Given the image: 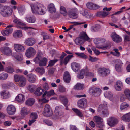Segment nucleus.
I'll list each match as a JSON object with an SVG mask.
<instances>
[{
	"label": "nucleus",
	"mask_w": 130,
	"mask_h": 130,
	"mask_svg": "<svg viewBox=\"0 0 130 130\" xmlns=\"http://www.w3.org/2000/svg\"><path fill=\"white\" fill-rule=\"evenodd\" d=\"M28 81L31 83H34L36 81V77L35 75L31 74L27 76Z\"/></svg>",
	"instance_id": "24"
},
{
	"label": "nucleus",
	"mask_w": 130,
	"mask_h": 130,
	"mask_svg": "<svg viewBox=\"0 0 130 130\" xmlns=\"http://www.w3.org/2000/svg\"><path fill=\"white\" fill-rule=\"evenodd\" d=\"M115 87L116 90L118 91H121L123 87L122 83L120 81H117L116 83Z\"/></svg>",
	"instance_id": "28"
},
{
	"label": "nucleus",
	"mask_w": 130,
	"mask_h": 130,
	"mask_svg": "<svg viewBox=\"0 0 130 130\" xmlns=\"http://www.w3.org/2000/svg\"><path fill=\"white\" fill-rule=\"evenodd\" d=\"M90 93L95 96H99L101 94V90L99 88H95L94 89H90L89 90Z\"/></svg>",
	"instance_id": "13"
},
{
	"label": "nucleus",
	"mask_w": 130,
	"mask_h": 130,
	"mask_svg": "<svg viewBox=\"0 0 130 130\" xmlns=\"http://www.w3.org/2000/svg\"><path fill=\"white\" fill-rule=\"evenodd\" d=\"M63 107L62 106H57L56 107L54 111L55 116L52 117L53 118L55 119H58L59 118L60 116L62 115L63 112L62 111Z\"/></svg>",
	"instance_id": "3"
},
{
	"label": "nucleus",
	"mask_w": 130,
	"mask_h": 130,
	"mask_svg": "<svg viewBox=\"0 0 130 130\" xmlns=\"http://www.w3.org/2000/svg\"><path fill=\"white\" fill-rule=\"evenodd\" d=\"M84 88V85L80 83H77L74 86V88L77 90L83 89Z\"/></svg>",
	"instance_id": "41"
},
{
	"label": "nucleus",
	"mask_w": 130,
	"mask_h": 130,
	"mask_svg": "<svg viewBox=\"0 0 130 130\" xmlns=\"http://www.w3.org/2000/svg\"><path fill=\"white\" fill-rule=\"evenodd\" d=\"M121 119L126 122H130V112L125 114L121 117Z\"/></svg>",
	"instance_id": "21"
},
{
	"label": "nucleus",
	"mask_w": 130,
	"mask_h": 130,
	"mask_svg": "<svg viewBox=\"0 0 130 130\" xmlns=\"http://www.w3.org/2000/svg\"><path fill=\"white\" fill-rule=\"evenodd\" d=\"M105 107L104 106V104H101L100 105L98 108V112H100L101 111H102L104 110V109H105Z\"/></svg>",
	"instance_id": "61"
},
{
	"label": "nucleus",
	"mask_w": 130,
	"mask_h": 130,
	"mask_svg": "<svg viewBox=\"0 0 130 130\" xmlns=\"http://www.w3.org/2000/svg\"><path fill=\"white\" fill-rule=\"evenodd\" d=\"M22 36V31L20 30H17L16 32L14 33L13 36L15 38H19L21 37Z\"/></svg>",
	"instance_id": "44"
},
{
	"label": "nucleus",
	"mask_w": 130,
	"mask_h": 130,
	"mask_svg": "<svg viewBox=\"0 0 130 130\" xmlns=\"http://www.w3.org/2000/svg\"><path fill=\"white\" fill-rule=\"evenodd\" d=\"M102 115L104 117H106L109 114V113L108 110L106 108L102 111Z\"/></svg>",
	"instance_id": "59"
},
{
	"label": "nucleus",
	"mask_w": 130,
	"mask_h": 130,
	"mask_svg": "<svg viewBox=\"0 0 130 130\" xmlns=\"http://www.w3.org/2000/svg\"><path fill=\"white\" fill-rule=\"evenodd\" d=\"M35 100L34 99L30 98L27 100L26 104L28 106H31L33 104Z\"/></svg>",
	"instance_id": "43"
},
{
	"label": "nucleus",
	"mask_w": 130,
	"mask_h": 130,
	"mask_svg": "<svg viewBox=\"0 0 130 130\" xmlns=\"http://www.w3.org/2000/svg\"><path fill=\"white\" fill-rule=\"evenodd\" d=\"M12 56L14 57L18 60L21 61L23 59V57L22 55L20 54L14 53L12 55Z\"/></svg>",
	"instance_id": "35"
},
{
	"label": "nucleus",
	"mask_w": 130,
	"mask_h": 130,
	"mask_svg": "<svg viewBox=\"0 0 130 130\" xmlns=\"http://www.w3.org/2000/svg\"><path fill=\"white\" fill-rule=\"evenodd\" d=\"M47 61V59L46 58H42L39 63V66H45L46 65Z\"/></svg>",
	"instance_id": "38"
},
{
	"label": "nucleus",
	"mask_w": 130,
	"mask_h": 130,
	"mask_svg": "<svg viewBox=\"0 0 130 130\" xmlns=\"http://www.w3.org/2000/svg\"><path fill=\"white\" fill-rule=\"evenodd\" d=\"M35 71L41 75L42 74L45 72L44 69L43 67H37L35 69Z\"/></svg>",
	"instance_id": "45"
},
{
	"label": "nucleus",
	"mask_w": 130,
	"mask_h": 130,
	"mask_svg": "<svg viewBox=\"0 0 130 130\" xmlns=\"http://www.w3.org/2000/svg\"><path fill=\"white\" fill-rule=\"evenodd\" d=\"M68 13L69 17L71 18L75 19L77 17V15L74 9H70Z\"/></svg>",
	"instance_id": "18"
},
{
	"label": "nucleus",
	"mask_w": 130,
	"mask_h": 130,
	"mask_svg": "<svg viewBox=\"0 0 130 130\" xmlns=\"http://www.w3.org/2000/svg\"><path fill=\"white\" fill-rule=\"evenodd\" d=\"M2 98L4 99H7L10 97L9 92L7 91H3L1 93Z\"/></svg>",
	"instance_id": "26"
},
{
	"label": "nucleus",
	"mask_w": 130,
	"mask_h": 130,
	"mask_svg": "<svg viewBox=\"0 0 130 130\" xmlns=\"http://www.w3.org/2000/svg\"><path fill=\"white\" fill-rule=\"evenodd\" d=\"M8 76L7 73H3L0 74V79L5 80L6 79Z\"/></svg>",
	"instance_id": "56"
},
{
	"label": "nucleus",
	"mask_w": 130,
	"mask_h": 130,
	"mask_svg": "<svg viewBox=\"0 0 130 130\" xmlns=\"http://www.w3.org/2000/svg\"><path fill=\"white\" fill-rule=\"evenodd\" d=\"M105 41V39L102 38H100L95 40L94 42L96 44H98L100 43H103Z\"/></svg>",
	"instance_id": "47"
},
{
	"label": "nucleus",
	"mask_w": 130,
	"mask_h": 130,
	"mask_svg": "<svg viewBox=\"0 0 130 130\" xmlns=\"http://www.w3.org/2000/svg\"><path fill=\"white\" fill-rule=\"evenodd\" d=\"M98 72L100 75L103 77L107 76L110 72L109 69L104 67L99 68L98 69Z\"/></svg>",
	"instance_id": "4"
},
{
	"label": "nucleus",
	"mask_w": 130,
	"mask_h": 130,
	"mask_svg": "<svg viewBox=\"0 0 130 130\" xmlns=\"http://www.w3.org/2000/svg\"><path fill=\"white\" fill-rule=\"evenodd\" d=\"M110 14V12H106L104 11H101L98 12L97 15L99 17H105Z\"/></svg>",
	"instance_id": "34"
},
{
	"label": "nucleus",
	"mask_w": 130,
	"mask_h": 130,
	"mask_svg": "<svg viewBox=\"0 0 130 130\" xmlns=\"http://www.w3.org/2000/svg\"><path fill=\"white\" fill-rule=\"evenodd\" d=\"M85 42V41H90V39L88 36L87 34L85 32L81 33L79 36Z\"/></svg>",
	"instance_id": "20"
},
{
	"label": "nucleus",
	"mask_w": 130,
	"mask_h": 130,
	"mask_svg": "<svg viewBox=\"0 0 130 130\" xmlns=\"http://www.w3.org/2000/svg\"><path fill=\"white\" fill-rule=\"evenodd\" d=\"M87 103V99L85 98H83L80 99L78 101L77 105L79 107L83 109L86 107Z\"/></svg>",
	"instance_id": "10"
},
{
	"label": "nucleus",
	"mask_w": 130,
	"mask_h": 130,
	"mask_svg": "<svg viewBox=\"0 0 130 130\" xmlns=\"http://www.w3.org/2000/svg\"><path fill=\"white\" fill-rule=\"evenodd\" d=\"M38 117V115L35 112H32L30 115V118L31 119L36 120Z\"/></svg>",
	"instance_id": "55"
},
{
	"label": "nucleus",
	"mask_w": 130,
	"mask_h": 130,
	"mask_svg": "<svg viewBox=\"0 0 130 130\" xmlns=\"http://www.w3.org/2000/svg\"><path fill=\"white\" fill-rule=\"evenodd\" d=\"M55 93L53 90H51L48 92L47 90L45 91L44 93L42 95L43 97H44L46 95L47 97H50L53 95Z\"/></svg>",
	"instance_id": "32"
},
{
	"label": "nucleus",
	"mask_w": 130,
	"mask_h": 130,
	"mask_svg": "<svg viewBox=\"0 0 130 130\" xmlns=\"http://www.w3.org/2000/svg\"><path fill=\"white\" fill-rule=\"evenodd\" d=\"M25 19L28 23H33L36 21L35 18L34 16H27L25 17Z\"/></svg>",
	"instance_id": "33"
},
{
	"label": "nucleus",
	"mask_w": 130,
	"mask_h": 130,
	"mask_svg": "<svg viewBox=\"0 0 130 130\" xmlns=\"http://www.w3.org/2000/svg\"><path fill=\"white\" fill-rule=\"evenodd\" d=\"M122 65H119V64H116L115 66V68L118 72H121L122 70Z\"/></svg>",
	"instance_id": "54"
},
{
	"label": "nucleus",
	"mask_w": 130,
	"mask_h": 130,
	"mask_svg": "<svg viewBox=\"0 0 130 130\" xmlns=\"http://www.w3.org/2000/svg\"><path fill=\"white\" fill-rule=\"evenodd\" d=\"M44 91V90L43 89L40 88H38L36 90L34 93L36 95L39 96L41 95Z\"/></svg>",
	"instance_id": "40"
},
{
	"label": "nucleus",
	"mask_w": 130,
	"mask_h": 130,
	"mask_svg": "<svg viewBox=\"0 0 130 130\" xmlns=\"http://www.w3.org/2000/svg\"><path fill=\"white\" fill-rule=\"evenodd\" d=\"M12 10L8 6H5L2 8L0 10L1 14L4 17L10 15L12 14Z\"/></svg>",
	"instance_id": "2"
},
{
	"label": "nucleus",
	"mask_w": 130,
	"mask_h": 130,
	"mask_svg": "<svg viewBox=\"0 0 130 130\" xmlns=\"http://www.w3.org/2000/svg\"><path fill=\"white\" fill-rule=\"evenodd\" d=\"M113 50L115 51V52H111L110 53L111 54H112L114 56L117 57H119L120 56V52L118 51V49H114Z\"/></svg>",
	"instance_id": "52"
},
{
	"label": "nucleus",
	"mask_w": 130,
	"mask_h": 130,
	"mask_svg": "<svg viewBox=\"0 0 130 130\" xmlns=\"http://www.w3.org/2000/svg\"><path fill=\"white\" fill-rule=\"evenodd\" d=\"M1 51L3 53L7 56H9L11 54L12 51L9 47H4L1 49Z\"/></svg>",
	"instance_id": "14"
},
{
	"label": "nucleus",
	"mask_w": 130,
	"mask_h": 130,
	"mask_svg": "<svg viewBox=\"0 0 130 130\" xmlns=\"http://www.w3.org/2000/svg\"><path fill=\"white\" fill-rule=\"evenodd\" d=\"M74 42L76 44L79 45H81L84 42V40H82L79 36L75 40Z\"/></svg>",
	"instance_id": "36"
},
{
	"label": "nucleus",
	"mask_w": 130,
	"mask_h": 130,
	"mask_svg": "<svg viewBox=\"0 0 130 130\" xmlns=\"http://www.w3.org/2000/svg\"><path fill=\"white\" fill-rule=\"evenodd\" d=\"M124 93L127 99L130 101V91L128 89H126L124 91Z\"/></svg>",
	"instance_id": "51"
},
{
	"label": "nucleus",
	"mask_w": 130,
	"mask_h": 130,
	"mask_svg": "<svg viewBox=\"0 0 130 130\" xmlns=\"http://www.w3.org/2000/svg\"><path fill=\"white\" fill-rule=\"evenodd\" d=\"M129 106L127 103L126 102H124L123 103L121 104L120 106V109L121 110L125 109L126 108L128 107Z\"/></svg>",
	"instance_id": "57"
},
{
	"label": "nucleus",
	"mask_w": 130,
	"mask_h": 130,
	"mask_svg": "<svg viewBox=\"0 0 130 130\" xmlns=\"http://www.w3.org/2000/svg\"><path fill=\"white\" fill-rule=\"evenodd\" d=\"M111 37L113 40L116 42H120L122 41V38L115 33H112L111 35Z\"/></svg>",
	"instance_id": "17"
},
{
	"label": "nucleus",
	"mask_w": 130,
	"mask_h": 130,
	"mask_svg": "<svg viewBox=\"0 0 130 130\" xmlns=\"http://www.w3.org/2000/svg\"><path fill=\"white\" fill-rule=\"evenodd\" d=\"M60 100L62 102L64 106L66 107V109L68 110V109L67 108L68 105L67 104L68 101L66 97L63 96H61L60 97Z\"/></svg>",
	"instance_id": "30"
},
{
	"label": "nucleus",
	"mask_w": 130,
	"mask_h": 130,
	"mask_svg": "<svg viewBox=\"0 0 130 130\" xmlns=\"http://www.w3.org/2000/svg\"><path fill=\"white\" fill-rule=\"evenodd\" d=\"M19 12L22 15L25 12V8L24 6H21L18 8Z\"/></svg>",
	"instance_id": "49"
},
{
	"label": "nucleus",
	"mask_w": 130,
	"mask_h": 130,
	"mask_svg": "<svg viewBox=\"0 0 130 130\" xmlns=\"http://www.w3.org/2000/svg\"><path fill=\"white\" fill-rule=\"evenodd\" d=\"M104 96L109 99L111 101H113L114 100V98L112 93L110 91H107L104 94Z\"/></svg>",
	"instance_id": "23"
},
{
	"label": "nucleus",
	"mask_w": 130,
	"mask_h": 130,
	"mask_svg": "<svg viewBox=\"0 0 130 130\" xmlns=\"http://www.w3.org/2000/svg\"><path fill=\"white\" fill-rule=\"evenodd\" d=\"M86 5L87 8L91 9H97L99 8L98 5L94 4L91 2L87 3Z\"/></svg>",
	"instance_id": "16"
},
{
	"label": "nucleus",
	"mask_w": 130,
	"mask_h": 130,
	"mask_svg": "<svg viewBox=\"0 0 130 130\" xmlns=\"http://www.w3.org/2000/svg\"><path fill=\"white\" fill-rule=\"evenodd\" d=\"M13 26L10 25L7 26L6 29L2 31V34L4 36H8L12 33L13 31V29L11 28Z\"/></svg>",
	"instance_id": "12"
},
{
	"label": "nucleus",
	"mask_w": 130,
	"mask_h": 130,
	"mask_svg": "<svg viewBox=\"0 0 130 130\" xmlns=\"http://www.w3.org/2000/svg\"><path fill=\"white\" fill-rule=\"evenodd\" d=\"M42 5L38 3L31 4L30 5L32 13L34 14L36 13L37 11L39 10Z\"/></svg>",
	"instance_id": "9"
},
{
	"label": "nucleus",
	"mask_w": 130,
	"mask_h": 130,
	"mask_svg": "<svg viewBox=\"0 0 130 130\" xmlns=\"http://www.w3.org/2000/svg\"><path fill=\"white\" fill-rule=\"evenodd\" d=\"M16 100L20 102H22L25 100V96L24 95L22 94H19L16 97Z\"/></svg>",
	"instance_id": "37"
},
{
	"label": "nucleus",
	"mask_w": 130,
	"mask_h": 130,
	"mask_svg": "<svg viewBox=\"0 0 130 130\" xmlns=\"http://www.w3.org/2000/svg\"><path fill=\"white\" fill-rule=\"evenodd\" d=\"M14 84L12 82H9L7 84H3L2 86L3 88L4 89H6L8 87V86H14Z\"/></svg>",
	"instance_id": "60"
},
{
	"label": "nucleus",
	"mask_w": 130,
	"mask_h": 130,
	"mask_svg": "<svg viewBox=\"0 0 130 130\" xmlns=\"http://www.w3.org/2000/svg\"><path fill=\"white\" fill-rule=\"evenodd\" d=\"M31 112L30 110L28 109L27 108L24 107L21 109V114L22 116L26 115Z\"/></svg>",
	"instance_id": "31"
},
{
	"label": "nucleus",
	"mask_w": 130,
	"mask_h": 130,
	"mask_svg": "<svg viewBox=\"0 0 130 130\" xmlns=\"http://www.w3.org/2000/svg\"><path fill=\"white\" fill-rule=\"evenodd\" d=\"M74 57L73 55H69L66 57L64 60L63 63L66 65L69 62L70 60Z\"/></svg>",
	"instance_id": "46"
},
{
	"label": "nucleus",
	"mask_w": 130,
	"mask_h": 130,
	"mask_svg": "<svg viewBox=\"0 0 130 130\" xmlns=\"http://www.w3.org/2000/svg\"><path fill=\"white\" fill-rule=\"evenodd\" d=\"M63 79L64 82L66 83H69L70 80V76L69 73L68 72H65L64 74Z\"/></svg>",
	"instance_id": "29"
},
{
	"label": "nucleus",
	"mask_w": 130,
	"mask_h": 130,
	"mask_svg": "<svg viewBox=\"0 0 130 130\" xmlns=\"http://www.w3.org/2000/svg\"><path fill=\"white\" fill-rule=\"evenodd\" d=\"M14 80L16 82H18V85L20 87H22L25 85L26 79V78L21 75L17 74L14 76Z\"/></svg>",
	"instance_id": "1"
},
{
	"label": "nucleus",
	"mask_w": 130,
	"mask_h": 130,
	"mask_svg": "<svg viewBox=\"0 0 130 130\" xmlns=\"http://www.w3.org/2000/svg\"><path fill=\"white\" fill-rule=\"evenodd\" d=\"M71 67L73 70L75 72H76L78 70L80 65L76 62H73L71 63Z\"/></svg>",
	"instance_id": "27"
},
{
	"label": "nucleus",
	"mask_w": 130,
	"mask_h": 130,
	"mask_svg": "<svg viewBox=\"0 0 130 130\" xmlns=\"http://www.w3.org/2000/svg\"><path fill=\"white\" fill-rule=\"evenodd\" d=\"M53 114V112L49 105H46L45 107L44 110L43 112V115L46 116H50Z\"/></svg>",
	"instance_id": "6"
},
{
	"label": "nucleus",
	"mask_w": 130,
	"mask_h": 130,
	"mask_svg": "<svg viewBox=\"0 0 130 130\" xmlns=\"http://www.w3.org/2000/svg\"><path fill=\"white\" fill-rule=\"evenodd\" d=\"M7 113L9 115H12L14 114L16 111L15 107L12 105H9L7 108Z\"/></svg>",
	"instance_id": "15"
},
{
	"label": "nucleus",
	"mask_w": 130,
	"mask_h": 130,
	"mask_svg": "<svg viewBox=\"0 0 130 130\" xmlns=\"http://www.w3.org/2000/svg\"><path fill=\"white\" fill-rule=\"evenodd\" d=\"M60 12L64 16H66L67 14V12L65 8L62 6H61L60 7Z\"/></svg>",
	"instance_id": "48"
},
{
	"label": "nucleus",
	"mask_w": 130,
	"mask_h": 130,
	"mask_svg": "<svg viewBox=\"0 0 130 130\" xmlns=\"http://www.w3.org/2000/svg\"><path fill=\"white\" fill-rule=\"evenodd\" d=\"M94 121L97 124V127L101 128H103L104 127V124L103 123V120L100 117L95 116L94 118Z\"/></svg>",
	"instance_id": "5"
},
{
	"label": "nucleus",
	"mask_w": 130,
	"mask_h": 130,
	"mask_svg": "<svg viewBox=\"0 0 130 130\" xmlns=\"http://www.w3.org/2000/svg\"><path fill=\"white\" fill-rule=\"evenodd\" d=\"M14 47L15 51L18 52H21L24 50V48L22 45L19 44H14Z\"/></svg>",
	"instance_id": "19"
},
{
	"label": "nucleus",
	"mask_w": 130,
	"mask_h": 130,
	"mask_svg": "<svg viewBox=\"0 0 130 130\" xmlns=\"http://www.w3.org/2000/svg\"><path fill=\"white\" fill-rule=\"evenodd\" d=\"M58 60L56 59L50 60L49 62V64L48 67L52 66L54 65L55 63L58 61Z\"/></svg>",
	"instance_id": "62"
},
{
	"label": "nucleus",
	"mask_w": 130,
	"mask_h": 130,
	"mask_svg": "<svg viewBox=\"0 0 130 130\" xmlns=\"http://www.w3.org/2000/svg\"><path fill=\"white\" fill-rule=\"evenodd\" d=\"M75 54L77 55L79 57L83 59L87 58V56L83 53H76Z\"/></svg>",
	"instance_id": "53"
},
{
	"label": "nucleus",
	"mask_w": 130,
	"mask_h": 130,
	"mask_svg": "<svg viewBox=\"0 0 130 130\" xmlns=\"http://www.w3.org/2000/svg\"><path fill=\"white\" fill-rule=\"evenodd\" d=\"M80 13L83 16H84L86 18L89 17V13L87 12V10L85 9H82L80 11Z\"/></svg>",
	"instance_id": "39"
},
{
	"label": "nucleus",
	"mask_w": 130,
	"mask_h": 130,
	"mask_svg": "<svg viewBox=\"0 0 130 130\" xmlns=\"http://www.w3.org/2000/svg\"><path fill=\"white\" fill-rule=\"evenodd\" d=\"M46 8L43 5L37 11L36 13L35 14H38L39 15H42L45 14L46 13Z\"/></svg>",
	"instance_id": "22"
},
{
	"label": "nucleus",
	"mask_w": 130,
	"mask_h": 130,
	"mask_svg": "<svg viewBox=\"0 0 130 130\" xmlns=\"http://www.w3.org/2000/svg\"><path fill=\"white\" fill-rule=\"evenodd\" d=\"M107 123L110 126H114L116 125L118 123V120L113 117H110L107 119Z\"/></svg>",
	"instance_id": "7"
},
{
	"label": "nucleus",
	"mask_w": 130,
	"mask_h": 130,
	"mask_svg": "<svg viewBox=\"0 0 130 130\" xmlns=\"http://www.w3.org/2000/svg\"><path fill=\"white\" fill-rule=\"evenodd\" d=\"M36 51L32 47H30L26 51L25 53L26 56L28 58L33 57L35 54Z\"/></svg>",
	"instance_id": "8"
},
{
	"label": "nucleus",
	"mask_w": 130,
	"mask_h": 130,
	"mask_svg": "<svg viewBox=\"0 0 130 130\" xmlns=\"http://www.w3.org/2000/svg\"><path fill=\"white\" fill-rule=\"evenodd\" d=\"M49 11L51 13H53L55 12L56 9L54 7V5L53 3L50 4L49 6Z\"/></svg>",
	"instance_id": "42"
},
{
	"label": "nucleus",
	"mask_w": 130,
	"mask_h": 130,
	"mask_svg": "<svg viewBox=\"0 0 130 130\" xmlns=\"http://www.w3.org/2000/svg\"><path fill=\"white\" fill-rule=\"evenodd\" d=\"M36 40L34 38L30 37L26 39L25 40V44L28 46H32L36 43Z\"/></svg>",
	"instance_id": "11"
},
{
	"label": "nucleus",
	"mask_w": 130,
	"mask_h": 130,
	"mask_svg": "<svg viewBox=\"0 0 130 130\" xmlns=\"http://www.w3.org/2000/svg\"><path fill=\"white\" fill-rule=\"evenodd\" d=\"M72 110L75 112L78 116L80 117H82L83 116V114L81 111L79 109H76L73 108L72 109Z\"/></svg>",
	"instance_id": "50"
},
{
	"label": "nucleus",
	"mask_w": 130,
	"mask_h": 130,
	"mask_svg": "<svg viewBox=\"0 0 130 130\" xmlns=\"http://www.w3.org/2000/svg\"><path fill=\"white\" fill-rule=\"evenodd\" d=\"M42 57V55L41 53L38 52L36 57L33 59V61L36 63H39Z\"/></svg>",
	"instance_id": "25"
},
{
	"label": "nucleus",
	"mask_w": 130,
	"mask_h": 130,
	"mask_svg": "<svg viewBox=\"0 0 130 130\" xmlns=\"http://www.w3.org/2000/svg\"><path fill=\"white\" fill-rule=\"evenodd\" d=\"M6 71L9 73H12L14 72V70L12 68L8 67L6 68Z\"/></svg>",
	"instance_id": "64"
},
{
	"label": "nucleus",
	"mask_w": 130,
	"mask_h": 130,
	"mask_svg": "<svg viewBox=\"0 0 130 130\" xmlns=\"http://www.w3.org/2000/svg\"><path fill=\"white\" fill-rule=\"evenodd\" d=\"M41 34L43 36V39L44 40L50 38V36L49 35L44 32H42L41 33Z\"/></svg>",
	"instance_id": "58"
},
{
	"label": "nucleus",
	"mask_w": 130,
	"mask_h": 130,
	"mask_svg": "<svg viewBox=\"0 0 130 130\" xmlns=\"http://www.w3.org/2000/svg\"><path fill=\"white\" fill-rule=\"evenodd\" d=\"M100 28V26L99 25L94 26L92 27V30L93 32H97L99 30Z\"/></svg>",
	"instance_id": "63"
}]
</instances>
